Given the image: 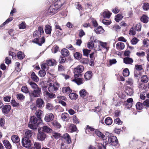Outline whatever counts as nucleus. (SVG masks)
<instances>
[{
    "instance_id": "obj_1",
    "label": "nucleus",
    "mask_w": 149,
    "mask_h": 149,
    "mask_svg": "<svg viewBox=\"0 0 149 149\" xmlns=\"http://www.w3.org/2000/svg\"><path fill=\"white\" fill-rule=\"evenodd\" d=\"M48 0L51 5L45 12L46 16L52 15L56 13L65 2V0Z\"/></svg>"
},
{
    "instance_id": "obj_20",
    "label": "nucleus",
    "mask_w": 149,
    "mask_h": 149,
    "mask_svg": "<svg viewBox=\"0 0 149 149\" xmlns=\"http://www.w3.org/2000/svg\"><path fill=\"white\" fill-rule=\"evenodd\" d=\"M111 14V13H110L108 10L104 11L102 13V16L104 18H109Z\"/></svg>"
},
{
    "instance_id": "obj_58",
    "label": "nucleus",
    "mask_w": 149,
    "mask_h": 149,
    "mask_svg": "<svg viewBox=\"0 0 149 149\" xmlns=\"http://www.w3.org/2000/svg\"><path fill=\"white\" fill-rule=\"evenodd\" d=\"M53 136L56 139H58L61 136V134L57 132H53L52 134Z\"/></svg>"
},
{
    "instance_id": "obj_45",
    "label": "nucleus",
    "mask_w": 149,
    "mask_h": 149,
    "mask_svg": "<svg viewBox=\"0 0 149 149\" xmlns=\"http://www.w3.org/2000/svg\"><path fill=\"white\" fill-rule=\"evenodd\" d=\"M16 96L18 100H23L25 98V96L21 93L17 94Z\"/></svg>"
},
{
    "instance_id": "obj_5",
    "label": "nucleus",
    "mask_w": 149,
    "mask_h": 149,
    "mask_svg": "<svg viewBox=\"0 0 149 149\" xmlns=\"http://www.w3.org/2000/svg\"><path fill=\"white\" fill-rule=\"evenodd\" d=\"M118 143V141L116 137L115 136H108L107 140L104 141L105 145L109 144L113 146H116Z\"/></svg>"
},
{
    "instance_id": "obj_59",
    "label": "nucleus",
    "mask_w": 149,
    "mask_h": 149,
    "mask_svg": "<svg viewBox=\"0 0 149 149\" xmlns=\"http://www.w3.org/2000/svg\"><path fill=\"white\" fill-rule=\"evenodd\" d=\"M19 29H24L26 28L25 22H23L19 25Z\"/></svg>"
},
{
    "instance_id": "obj_18",
    "label": "nucleus",
    "mask_w": 149,
    "mask_h": 149,
    "mask_svg": "<svg viewBox=\"0 0 149 149\" xmlns=\"http://www.w3.org/2000/svg\"><path fill=\"white\" fill-rule=\"evenodd\" d=\"M61 52L62 55L64 57H67L69 56L70 54L69 51L65 48L62 49Z\"/></svg>"
},
{
    "instance_id": "obj_42",
    "label": "nucleus",
    "mask_w": 149,
    "mask_h": 149,
    "mask_svg": "<svg viewBox=\"0 0 149 149\" xmlns=\"http://www.w3.org/2000/svg\"><path fill=\"white\" fill-rule=\"evenodd\" d=\"M141 22L144 23H147L148 22V17L145 15H143L141 18Z\"/></svg>"
},
{
    "instance_id": "obj_23",
    "label": "nucleus",
    "mask_w": 149,
    "mask_h": 149,
    "mask_svg": "<svg viewBox=\"0 0 149 149\" xmlns=\"http://www.w3.org/2000/svg\"><path fill=\"white\" fill-rule=\"evenodd\" d=\"M31 77L32 80L35 82H38L39 80V78L34 72H33L31 74Z\"/></svg>"
},
{
    "instance_id": "obj_12",
    "label": "nucleus",
    "mask_w": 149,
    "mask_h": 149,
    "mask_svg": "<svg viewBox=\"0 0 149 149\" xmlns=\"http://www.w3.org/2000/svg\"><path fill=\"white\" fill-rule=\"evenodd\" d=\"M38 133L37 135V139L38 140L40 141H44L46 137V134L42 132L39 131V130H38Z\"/></svg>"
},
{
    "instance_id": "obj_47",
    "label": "nucleus",
    "mask_w": 149,
    "mask_h": 149,
    "mask_svg": "<svg viewBox=\"0 0 149 149\" xmlns=\"http://www.w3.org/2000/svg\"><path fill=\"white\" fill-rule=\"evenodd\" d=\"M97 146L98 148V149H106V146H104L101 143H97Z\"/></svg>"
},
{
    "instance_id": "obj_34",
    "label": "nucleus",
    "mask_w": 149,
    "mask_h": 149,
    "mask_svg": "<svg viewBox=\"0 0 149 149\" xmlns=\"http://www.w3.org/2000/svg\"><path fill=\"white\" fill-rule=\"evenodd\" d=\"M13 19V17H12L8 18L4 22L1 26H0V28L6 24H8L10 22L12 21Z\"/></svg>"
},
{
    "instance_id": "obj_33",
    "label": "nucleus",
    "mask_w": 149,
    "mask_h": 149,
    "mask_svg": "<svg viewBox=\"0 0 149 149\" xmlns=\"http://www.w3.org/2000/svg\"><path fill=\"white\" fill-rule=\"evenodd\" d=\"M104 30L101 26H98L97 28L95 29V31L97 34H99L102 33Z\"/></svg>"
},
{
    "instance_id": "obj_21",
    "label": "nucleus",
    "mask_w": 149,
    "mask_h": 149,
    "mask_svg": "<svg viewBox=\"0 0 149 149\" xmlns=\"http://www.w3.org/2000/svg\"><path fill=\"white\" fill-rule=\"evenodd\" d=\"M63 138L65 139L68 144H69L71 141L70 136L68 133L64 134L63 136Z\"/></svg>"
},
{
    "instance_id": "obj_15",
    "label": "nucleus",
    "mask_w": 149,
    "mask_h": 149,
    "mask_svg": "<svg viewBox=\"0 0 149 149\" xmlns=\"http://www.w3.org/2000/svg\"><path fill=\"white\" fill-rule=\"evenodd\" d=\"M125 92L127 95H132L133 93V89L130 87H127L125 90Z\"/></svg>"
},
{
    "instance_id": "obj_19",
    "label": "nucleus",
    "mask_w": 149,
    "mask_h": 149,
    "mask_svg": "<svg viewBox=\"0 0 149 149\" xmlns=\"http://www.w3.org/2000/svg\"><path fill=\"white\" fill-rule=\"evenodd\" d=\"M52 26L49 24L46 25L45 26V31L46 34H51L52 31Z\"/></svg>"
},
{
    "instance_id": "obj_43",
    "label": "nucleus",
    "mask_w": 149,
    "mask_h": 149,
    "mask_svg": "<svg viewBox=\"0 0 149 149\" xmlns=\"http://www.w3.org/2000/svg\"><path fill=\"white\" fill-rule=\"evenodd\" d=\"M123 17L122 15L119 14L116 16L115 19L116 22H118L122 19Z\"/></svg>"
},
{
    "instance_id": "obj_4",
    "label": "nucleus",
    "mask_w": 149,
    "mask_h": 149,
    "mask_svg": "<svg viewBox=\"0 0 149 149\" xmlns=\"http://www.w3.org/2000/svg\"><path fill=\"white\" fill-rule=\"evenodd\" d=\"M42 120L38 119L35 116H31L28 124V126L31 129L34 130L37 129L38 125L42 123Z\"/></svg>"
},
{
    "instance_id": "obj_36",
    "label": "nucleus",
    "mask_w": 149,
    "mask_h": 149,
    "mask_svg": "<svg viewBox=\"0 0 149 149\" xmlns=\"http://www.w3.org/2000/svg\"><path fill=\"white\" fill-rule=\"evenodd\" d=\"M69 129L71 130V132H76L77 129L76 125L72 124L70 125Z\"/></svg>"
},
{
    "instance_id": "obj_46",
    "label": "nucleus",
    "mask_w": 149,
    "mask_h": 149,
    "mask_svg": "<svg viewBox=\"0 0 149 149\" xmlns=\"http://www.w3.org/2000/svg\"><path fill=\"white\" fill-rule=\"evenodd\" d=\"M72 120L73 123L74 124H77L79 123V120L75 115L73 116Z\"/></svg>"
},
{
    "instance_id": "obj_53",
    "label": "nucleus",
    "mask_w": 149,
    "mask_h": 149,
    "mask_svg": "<svg viewBox=\"0 0 149 149\" xmlns=\"http://www.w3.org/2000/svg\"><path fill=\"white\" fill-rule=\"evenodd\" d=\"M52 124L54 127L56 128H60L61 126L60 124L56 121H53L52 123Z\"/></svg>"
},
{
    "instance_id": "obj_39",
    "label": "nucleus",
    "mask_w": 149,
    "mask_h": 149,
    "mask_svg": "<svg viewBox=\"0 0 149 149\" xmlns=\"http://www.w3.org/2000/svg\"><path fill=\"white\" fill-rule=\"evenodd\" d=\"M141 81L144 83H146L148 81V78L146 75H144L141 77Z\"/></svg>"
},
{
    "instance_id": "obj_28",
    "label": "nucleus",
    "mask_w": 149,
    "mask_h": 149,
    "mask_svg": "<svg viewBox=\"0 0 149 149\" xmlns=\"http://www.w3.org/2000/svg\"><path fill=\"white\" fill-rule=\"evenodd\" d=\"M62 92L64 93H71L72 90L71 89L69 86H66L62 88Z\"/></svg>"
},
{
    "instance_id": "obj_13",
    "label": "nucleus",
    "mask_w": 149,
    "mask_h": 149,
    "mask_svg": "<svg viewBox=\"0 0 149 149\" xmlns=\"http://www.w3.org/2000/svg\"><path fill=\"white\" fill-rule=\"evenodd\" d=\"M80 76L77 74H74V79L72 81L75 82L78 85H80L83 83V80L82 79L79 78Z\"/></svg>"
},
{
    "instance_id": "obj_31",
    "label": "nucleus",
    "mask_w": 149,
    "mask_h": 149,
    "mask_svg": "<svg viewBox=\"0 0 149 149\" xmlns=\"http://www.w3.org/2000/svg\"><path fill=\"white\" fill-rule=\"evenodd\" d=\"M42 128L44 132L47 133H50L52 131L51 128L46 126H43V127H42Z\"/></svg>"
},
{
    "instance_id": "obj_24",
    "label": "nucleus",
    "mask_w": 149,
    "mask_h": 149,
    "mask_svg": "<svg viewBox=\"0 0 149 149\" xmlns=\"http://www.w3.org/2000/svg\"><path fill=\"white\" fill-rule=\"evenodd\" d=\"M3 144L7 149H11V145L8 140H4L3 141Z\"/></svg>"
},
{
    "instance_id": "obj_57",
    "label": "nucleus",
    "mask_w": 149,
    "mask_h": 149,
    "mask_svg": "<svg viewBox=\"0 0 149 149\" xmlns=\"http://www.w3.org/2000/svg\"><path fill=\"white\" fill-rule=\"evenodd\" d=\"M46 74L45 71L44 70H40L39 72V75L41 77H43Z\"/></svg>"
},
{
    "instance_id": "obj_51",
    "label": "nucleus",
    "mask_w": 149,
    "mask_h": 149,
    "mask_svg": "<svg viewBox=\"0 0 149 149\" xmlns=\"http://www.w3.org/2000/svg\"><path fill=\"white\" fill-rule=\"evenodd\" d=\"M34 146L36 149H40L41 147V143L37 142H34Z\"/></svg>"
},
{
    "instance_id": "obj_64",
    "label": "nucleus",
    "mask_w": 149,
    "mask_h": 149,
    "mask_svg": "<svg viewBox=\"0 0 149 149\" xmlns=\"http://www.w3.org/2000/svg\"><path fill=\"white\" fill-rule=\"evenodd\" d=\"M102 22L103 24L106 25H109L111 23V21L105 19H103Z\"/></svg>"
},
{
    "instance_id": "obj_40",
    "label": "nucleus",
    "mask_w": 149,
    "mask_h": 149,
    "mask_svg": "<svg viewBox=\"0 0 149 149\" xmlns=\"http://www.w3.org/2000/svg\"><path fill=\"white\" fill-rule=\"evenodd\" d=\"M82 56V54L79 52H76L74 54V58L77 60L80 59L81 58Z\"/></svg>"
},
{
    "instance_id": "obj_9",
    "label": "nucleus",
    "mask_w": 149,
    "mask_h": 149,
    "mask_svg": "<svg viewBox=\"0 0 149 149\" xmlns=\"http://www.w3.org/2000/svg\"><path fill=\"white\" fill-rule=\"evenodd\" d=\"M2 107V110L3 113L7 114L10 111L11 109V106L9 105H2L0 107V108Z\"/></svg>"
},
{
    "instance_id": "obj_56",
    "label": "nucleus",
    "mask_w": 149,
    "mask_h": 149,
    "mask_svg": "<svg viewBox=\"0 0 149 149\" xmlns=\"http://www.w3.org/2000/svg\"><path fill=\"white\" fill-rule=\"evenodd\" d=\"M84 55L88 56L89 54L91 52V50L86 49H83Z\"/></svg>"
},
{
    "instance_id": "obj_54",
    "label": "nucleus",
    "mask_w": 149,
    "mask_h": 149,
    "mask_svg": "<svg viewBox=\"0 0 149 149\" xmlns=\"http://www.w3.org/2000/svg\"><path fill=\"white\" fill-rule=\"evenodd\" d=\"M94 45L93 41L89 42L87 44V47L89 49H92L94 47Z\"/></svg>"
},
{
    "instance_id": "obj_8",
    "label": "nucleus",
    "mask_w": 149,
    "mask_h": 149,
    "mask_svg": "<svg viewBox=\"0 0 149 149\" xmlns=\"http://www.w3.org/2000/svg\"><path fill=\"white\" fill-rule=\"evenodd\" d=\"M22 146L26 148L29 147L32 145L31 141L27 138L22 139Z\"/></svg>"
},
{
    "instance_id": "obj_41",
    "label": "nucleus",
    "mask_w": 149,
    "mask_h": 149,
    "mask_svg": "<svg viewBox=\"0 0 149 149\" xmlns=\"http://www.w3.org/2000/svg\"><path fill=\"white\" fill-rule=\"evenodd\" d=\"M43 113V111L41 110H38L36 111L35 113L38 119H40V120H41L40 117Z\"/></svg>"
},
{
    "instance_id": "obj_35",
    "label": "nucleus",
    "mask_w": 149,
    "mask_h": 149,
    "mask_svg": "<svg viewBox=\"0 0 149 149\" xmlns=\"http://www.w3.org/2000/svg\"><path fill=\"white\" fill-rule=\"evenodd\" d=\"M136 108L137 109L141 110L143 109L144 106L141 102H138L136 105Z\"/></svg>"
},
{
    "instance_id": "obj_26",
    "label": "nucleus",
    "mask_w": 149,
    "mask_h": 149,
    "mask_svg": "<svg viewBox=\"0 0 149 149\" xmlns=\"http://www.w3.org/2000/svg\"><path fill=\"white\" fill-rule=\"evenodd\" d=\"M116 47L118 50L120 51L124 49L125 45L123 43L119 42L116 44Z\"/></svg>"
},
{
    "instance_id": "obj_27",
    "label": "nucleus",
    "mask_w": 149,
    "mask_h": 149,
    "mask_svg": "<svg viewBox=\"0 0 149 149\" xmlns=\"http://www.w3.org/2000/svg\"><path fill=\"white\" fill-rule=\"evenodd\" d=\"M79 93L80 96L83 98L88 95V93L85 89H82L79 92Z\"/></svg>"
},
{
    "instance_id": "obj_60",
    "label": "nucleus",
    "mask_w": 149,
    "mask_h": 149,
    "mask_svg": "<svg viewBox=\"0 0 149 149\" xmlns=\"http://www.w3.org/2000/svg\"><path fill=\"white\" fill-rule=\"evenodd\" d=\"M59 48L56 45L53 47V49H52V53H56L59 50Z\"/></svg>"
},
{
    "instance_id": "obj_55",
    "label": "nucleus",
    "mask_w": 149,
    "mask_h": 149,
    "mask_svg": "<svg viewBox=\"0 0 149 149\" xmlns=\"http://www.w3.org/2000/svg\"><path fill=\"white\" fill-rule=\"evenodd\" d=\"M135 69H136L137 71H138L139 72L143 69L142 66L141 65L138 64L135 65Z\"/></svg>"
},
{
    "instance_id": "obj_29",
    "label": "nucleus",
    "mask_w": 149,
    "mask_h": 149,
    "mask_svg": "<svg viewBox=\"0 0 149 149\" xmlns=\"http://www.w3.org/2000/svg\"><path fill=\"white\" fill-rule=\"evenodd\" d=\"M113 122L112 118L110 117L106 118L104 120V123L108 125H110Z\"/></svg>"
},
{
    "instance_id": "obj_52",
    "label": "nucleus",
    "mask_w": 149,
    "mask_h": 149,
    "mask_svg": "<svg viewBox=\"0 0 149 149\" xmlns=\"http://www.w3.org/2000/svg\"><path fill=\"white\" fill-rule=\"evenodd\" d=\"M143 8L144 10H147L149 9V4L147 3H144L143 5Z\"/></svg>"
},
{
    "instance_id": "obj_32",
    "label": "nucleus",
    "mask_w": 149,
    "mask_h": 149,
    "mask_svg": "<svg viewBox=\"0 0 149 149\" xmlns=\"http://www.w3.org/2000/svg\"><path fill=\"white\" fill-rule=\"evenodd\" d=\"M69 96L72 100H75L77 98L78 95L75 93H72L69 94Z\"/></svg>"
},
{
    "instance_id": "obj_61",
    "label": "nucleus",
    "mask_w": 149,
    "mask_h": 149,
    "mask_svg": "<svg viewBox=\"0 0 149 149\" xmlns=\"http://www.w3.org/2000/svg\"><path fill=\"white\" fill-rule=\"evenodd\" d=\"M65 57L61 56L59 58V62L60 63H64L65 62Z\"/></svg>"
},
{
    "instance_id": "obj_44",
    "label": "nucleus",
    "mask_w": 149,
    "mask_h": 149,
    "mask_svg": "<svg viewBox=\"0 0 149 149\" xmlns=\"http://www.w3.org/2000/svg\"><path fill=\"white\" fill-rule=\"evenodd\" d=\"M21 91L22 92L25 93H27L30 92H29L28 88L26 86H23L21 88Z\"/></svg>"
},
{
    "instance_id": "obj_22",
    "label": "nucleus",
    "mask_w": 149,
    "mask_h": 149,
    "mask_svg": "<svg viewBox=\"0 0 149 149\" xmlns=\"http://www.w3.org/2000/svg\"><path fill=\"white\" fill-rule=\"evenodd\" d=\"M92 72L91 71H88L86 72L84 75V77L86 80H89L92 76Z\"/></svg>"
},
{
    "instance_id": "obj_50",
    "label": "nucleus",
    "mask_w": 149,
    "mask_h": 149,
    "mask_svg": "<svg viewBox=\"0 0 149 149\" xmlns=\"http://www.w3.org/2000/svg\"><path fill=\"white\" fill-rule=\"evenodd\" d=\"M46 63L48 66H53L55 65V63L54 61H53L51 60H47V61Z\"/></svg>"
},
{
    "instance_id": "obj_14",
    "label": "nucleus",
    "mask_w": 149,
    "mask_h": 149,
    "mask_svg": "<svg viewBox=\"0 0 149 149\" xmlns=\"http://www.w3.org/2000/svg\"><path fill=\"white\" fill-rule=\"evenodd\" d=\"M69 115L67 113H63L61 115V118L64 121H68L69 119Z\"/></svg>"
},
{
    "instance_id": "obj_10",
    "label": "nucleus",
    "mask_w": 149,
    "mask_h": 149,
    "mask_svg": "<svg viewBox=\"0 0 149 149\" xmlns=\"http://www.w3.org/2000/svg\"><path fill=\"white\" fill-rule=\"evenodd\" d=\"M54 118V116L52 113H49L46 114L45 117V120L47 122L52 121Z\"/></svg>"
},
{
    "instance_id": "obj_62",
    "label": "nucleus",
    "mask_w": 149,
    "mask_h": 149,
    "mask_svg": "<svg viewBox=\"0 0 149 149\" xmlns=\"http://www.w3.org/2000/svg\"><path fill=\"white\" fill-rule=\"evenodd\" d=\"M139 40L138 39L135 37L131 41V44L133 45H135L137 43Z\"/></svg>"
},
{
    "instance_id": "obj_37",
    "label": "nucleus",
    "mask_w": 149,
    "mask_h": 149,
    "mask_svg": "<svg viewBox=\"0 0 149 149\" xmlns=\"http://www.w3.org/2000/svg\"><path fill=\"white\" fill-rule=\"evenodd\" d=\"M46 95L49 98H55L56 97V95L53 93H50L47 91L46 92Z\"/></svg>"
},
{
    "instance_id": "obj_2",
    "label": "nucleus",
    "mask_w": 149,
    "mask_h": 149,
    "mask_svg": "<svg viewBox=\"0 0 149 149\" xmlns=\"http://www.w3.org/2000/svg\"><path fill=\"white\" fill-rule=\"evenodd\" d=\"M44 33L43 27L39 26L38 30L35 31L33 32V36L36 38L33 40V42L38 44L40 46H41L42 44L45 42V40L44 36H42L41 38H40V37Z\"/></svg>"
},
{
    "instance_id": "obj_48",
    "label": "nucleus",
    "mask_w": 149,
    "mask_h": 149,
    "mask_svg": "<svg viewBox=\"0 0 149 149\" xmlns=\"http://www.w3.org/2000/svg\"><path fill=\"white\" fill-rule=\"evenodd\" d=\"M130 72L128 69L127 68H125L123 71V75L125 77H127L129 75Z\"/></svg>"
},
{
    "instance_id": "obj_30",
    "label": "nucleus",
    "mask_w": 149,
    "mask_h": 149,
    "mask_svg": "<svg viewBox=\"0 0 149 149\" xmlns=\"http://www.w3.org/2000/svg\"><path fill=\"white\" fill-rule=\"evenodd\" d=\"M33 132L31 130H28L25 133V136L24 138H27L29 139L31 138L33 135Z\"/></svg>"
},
{
    "instance_id": "obj_25",
    "label": "nucleus",
    "mask_w": 149,
    "mask_h": 149,
    "mask_svg": "<svg viewBox=\"0 0 149 149\" xmlns=\"http://www.w3.org/2000/svg\"><path fill=\"white\" fill-rule=\"evenodd\" d=\"M11 139L13 142L15 143H18L20 141L19 137L16 135L12 136L11 137Z\"/></svg>"
},
{
    "instance_id": "obj_16",
    "label": "nucleus",
    "mask_w": 149,
    "mask_h": 149,
    "mask_svg": "<svg viewBox=\"0 0 149 149\" xmlns=\"http://www.w3.org/2000/svg\"><path fill=\"white\" fill-rule=\"evenodd\" d=\"M123 61L126 64H131L133 62V60L131 58L126 57L124 58Z\"/></svg>"
},
{
    "instance_id": "obj_17",
    "label": "nucleus",
    "mask_w": 149,
    "mask_h": 149,
    "mask_svg": "<svg viewBox=\"0 0 149 149\" xmlns=\"http://www.w3.org/2000/svg\"><path fill=\"white\" fill-rule=\"evenodd\" d=\"M95 133L97 136L100 138L102 139L103 141L105 140V135L103 134L101 132L98 131L97 130H95Z\"/></svg>"
},
{
    "instance_id": "obj_49",
    "label": "nucleus",
    "mask_w": 149,
    "mask_h": 149,
    "mask_svg": "<svg viewBox=\"0 0 149 149\" xmlns=\"http://www.w3.org/2000/svg\"><path fill=\"white\" fill-rule=\"evenodd\" d=\"M100 45L104 49H106L107 51L109 49V48L106 47L107 43L106 42H104L101 41H99Z\"/></svg>"
},
{
    "instance_id": "obj_7",
    "label": "nucleus",
    "mask_w": 149,
    "mask_h": 149,
    "mask_svg": "<svg viewBox=\"0 0 149 149\" xmlns=\"http://www.w3.org/2000/svg\"><path fill=\"white\" fill-rule=\"evenodd\" d=\"M84 70V67L81 65H78L74 69V74H77L78 76H81V73Z\"/></svg>"
},
{
    "instance_id": "obj_11",
    "label": "nucleus",
    "mask_w": 149,
    "mask_h": 149,
    "mask_svg": "<svg viewBox=\"0 0 149 149\" xmlns=\"http://www.w3.org/2000/svg\"><path fill=\"white\" fill-rule=\"evenodd\" d=\"M36 106L39 108H42L44 106V102L42 99L40 98L37 99L36 101Z\"/></svg>"
},
{
    "instance_id": "obj_3",
    "label": "nucleus",
    "mask_w": 149,
    "mask_h": 149,
    "mask_svg": "<svg viewBox=\"0 0 149 149\" xmlns=\"http://www.w3.org/2000/svg\"><path fill=\"white\" fill-rule=\"evenodd\" d=\"M29 84L33 90L29 93L30 100L31 101H32L35 97L40 96L41 89L36 84L33 82H29Z\"/></svg>"
},
{
    "instance_id": "obj_38",
    "label": "nucleus",
    "mask_w": 149,
    "mask_h": 149,
    "mask_svg": "<svg viewBox=\"0 0 149 149\" xmlns=\"http://www.w3.org/2000/svg\"><path fill=\"white\" fill-rule=\"evenodd\" d=\"M17 57L19 59H22L25 57L24 54L22 52L19 51L17 53Z\"/></svg>"
},
{
    "instance_id": "obj_6",
    "label": "nucleus",
    "mask_w": 149,
    "mask_h": 149,
    "mask_svg": "<svg viewBox=\"0 0 149 149\" xmlns=\"http://www.w3.org/2000/svg\"><path fill=\"white\" fill-rule=\"evenodd\" d=\"M59 87V84L57 83H55L53 84L50 83L49 84L48 88L49 91L51 93H56Z\"/></svg>"
},
{
    "instance_id": "obj_63",
    "label": "nucleus",
    "mask_w": 149,
    "mask_h": 149,
    "mask_svg": "<svg viewBox=\"0 0 149 149\" xmlns=\"http://www.w3.org/2000/svg\"><path fill=\"white\" fill-rule=\"evenodd\" d=\"M136 33L133 27L131 28L129 31V34L131 36H133L135 35Z\"/></svg>"
}]
</instances>
